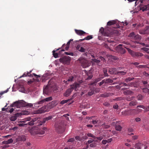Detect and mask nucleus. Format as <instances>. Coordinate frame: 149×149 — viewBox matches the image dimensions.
I'll return each mask as SVG.
<instances>
[{
	"instance_id": "nucleus-11",
	"label": "nucleus",
	"mask_w": 149,
	"mask_h": 149,
	"mask_svg": "<svg viewBox=\"0 0 149 149\" xmlns=\"http://www.w3.org/2000/svg\"><path fill=\"white\" fill-rule=\"evenodd\" d=\"M53 118L52 116H49L47 117H46L43 119L42 121L40 122L39 125H41L43 124H44L48 122V121L52 119Z\"/></svg>"
},
{
	"instance_id": "nucleus-57",
	"label": "nucleus",
	"mask_w": 149,
	"mask_h": 149,
	"mask_svg": "<svg viewBox=\"0 0 149 149\" xmlns=\"http://www.w3.org/2000/svg\"><path fill=\"white\" fill-rule=\"evenodd\" d=\"M64 53L65 54L67 55H69L72 56H73L74 54L73 53L71 52V53H68L66 52H65Z\"/></svg>"
},
{
	"instance_id": "nucleus-10",
	"label": "nucleus",
	"mask_w": 149,
	"mask_h": 149,
	"mask_svg": "<svg viewBox=\"0 0 149 149\" xmlns=\"http://www.w3.org/2000/svg\"><path fill=\"white\" fill-rule=\"evenodd\" d=\"M145 142H143V143H141L139 142L138 143H136L135 145V148L137 149H141L143 147H144V149H146L148 148L147 146L145 145L144 144Z\"/></svg>"
},
{
	"instance_id": "nucleus-63",
	"label": "nucleus",
	"mask_w": 149,
	"mask_h": 149,
	"mask_svg": "<svg viewBox=\"0 0 149 149\" xmlns=\"http://www.w3.org/2000/svg\"><path fill=\"white\" fill-rule=\"evenodd\" d=\"M138 107L141 108H142L145 109H146V107H145L143 105H138L137 107V108H138Z\"/></svg>"
},
{
	"instance_id": "nucleus-42",
	"label": "nucleus",
	"mask_w": 149,
	"mask_h": 149,
	"mask_svg": "<svg viewBox=\"0 0 149 149\" xmlns=\"http://www.w3.org/2000/svg\"><path fill=\"white\" fill-rule=\"evenodd\" d=\"M143 96L141 94L138 95L137 96V99L139 100H141L143 99Z\"/></svg>"
},
{
	"instance_id": "nucleus-48",
	"label": "nucleus",
	"mask_w": 149,
	"mask_h": 149,
	"mask_svg": "<svg viewBox=\"0 0 149 149\" xmlns=\"http://www.w3.org/2000/svg\"><path fill=\"white\" fill-rule=\"evenodd\" d=\"M87 135L88 137H91L94 139H96V137L94 136L93 134H91V133H88L87 134Z\"/></svg>"
},
{
	"instance_id": "nucleus-46",
	"label": "nucleus",
	"mask_w": 149,
	"mask_h": 149,
	"mask_svg": "<svg viewBox=\"0 0 149 149\" xmlns=\"http://www.w3.org/2000/svg\"><path fill=\"white\" fill-rule=\"evenodd\" d=\"M102 125L103 126V127H104V128L106 129L109 128L110 127V126L109 125L105 124V123H104L103 124H102Z\"/></svg>"
},
{
	"instance_id": "nucleus-31",
	"label": "nucleus",
	"mask_w": 149,
	"mask_h": 149,
	"mask_svg": "<svg viewBox=\"0 0 149 149\" xmlns=\"http://www.w3.org/2000/svg\"><path fill=\"white\" fill-rule=\"evenodd\" d=\"M52 100V97H49L46 98L44 99H43V100L44 101V102H49V101H50Z\"/></svg>"
},
{
	"instance_id": "nucleus-19",
	"label": "nucleus",
	"mask_w": 149,
	"mask_h": 149,
	"mask_svg": "<svg viewBox=\"0 0 149 149\" xmlns=\"http://www.w3.org/2000/svg\"><path fill=\"white\" fill-rule=\"evenodd\" d=\"M140 9L142 10L143 11L149 10V4L144 6L141 5L140 6Z\"/></svg>"
},
{
	"instance_id": "nucleus-56",
	"label": "nucleus",
	"mask_w": 149,
	"mask_h": 149,
	"mask_svg": "<svg viewBox=\"0 0 149 149\" xmlns=\"http://www.w3.org/2000/svg\"><path fill=\"white\" fill-rule=\"evenodd\" d=\"M74 138H71L70 139L68 140V142H72L74 141Z\"/></svg>"
},
{
	"instance_id": "nucleus-36",
	"label": "nucleus",
	"mask_w": 149,
	"mask_h": 149,
	"mask_svg": "<svg viewBox=\"0 0 149 149\" xmlns=\"http://www.w3.org/2000/svg\"><path fill=\"white\" fill-rule=\"evenodd\" d=\"M110 94L108 93H104L103 94L101 95L100 96L102 97H105L110 96Z\"/></svg>"
},
{
	"instance_id": "nucleus-7",
	"label": "nucleus",
	"mask_w": 149,
	"mask_h": 149,
	"mask_svg": "<svg viewBox=\"0 0 149 149\" xmlns=\"http://www.w3.org/2000/svg\"><path fill=\"white\" fill-rule=\"evenodd\" d=\"M127 50H128L129 53L133 57H141L143 56V55L142 53L140 52H136L129 48H127Z\"/></svg>"
},
{
	"instance_id": "nucleus-38",
	"label": "nucleus",
	"mask_w": 149,
	"mask_h": 149,
	"mask_svg": "<svg viewBox=\"0 0 149 149\" xmlns=\"http://www.w3.org/2000/svg\"><path fill=\"white\" fill-rule=\"evenodd\" d=\"M141 50H143L146 52L147 53L149 54V52L148 51L149 50V48L144 47L141 48Z\"/></svg>"
},
{
	"instance_id": "nucleus-16",
	"label": "nucleus",
	"mask_w": 149,
	"mask_h": 149,
	"mask_svg": "<svg viewBox=\"0 0 149 149\" xmlns=\"http://www.w3.org/2000/svg\"><path fill=\"white\" fill-rule=\"evenodd\" d=\"M26 139V136L24 135H20L17 138V141H25Z\"/></svg>"
},
{
	"instance_id": "nucleus-1",
	"label": "nucleus",
	"mask_w": 149,
	"mask_h": 149,
	"mask_svg": "<svg viewBox=\"0 0 149 149\" xmlns=\"http://www.w3.org/2000/svg\"><path fill=\"white\" fill-rule=\"evenodd\" d=\"M79 84L75 82L72 85H71L69 88L67 89L64 93L63 95L65 97H68L70 94L71 93L73 90H80L79 88L80 87Z\"/></svg>"
},
{
	"instance_id": "nucleus-9",
	"label": "nucleus",
	"mask_w": 149,
	"mask_h": 149,
	"mask_svg": "<svg viewBox=\"0 0 149 149\" xmlns=\"http://www.w3.org/2000/svg\"><path fill=\"white\" fill-rule=\"evenodd\" d=\"M122 45V44H119L116 47V51L121 54H124L125 52V50L121 47Z\"/></svg>"
},
{
	"instance_id": "nucleus-34",
	"label": "nucleus",
	"mask_w": 149,
	"mask_h": 149,
	"mask_svg": "<svg viewBox=\"0 0 149 149\" xmlns=\"http://www.w3.org/2000/svg\"><path fill=\"white\" fill-rule=\"evenodd\" d=\"M73 98L72 97L70 99H68L67 100H63L60 102V104H63L65 103H67L70 100H71Z\"/></svg>"
},
{
	"instance_id": "nucleus-5",
	"label": "nucleus",
	"mask_w": 149,
	"mask_h": 149,
	"mask_svg": "<svg viewBox=\"0 0 149 149\" xmlns=\"http://www.w3.org/2000/svg\"><path fill=\"white\" fill-rule=\"evenodd\" d=\"M71 58L68 56H64L59 59L60 62L64 64H69Z\"/></svg>"
},
{
	"instance_id": "nucleus-20",
	"label": "nucleus",
	"mask_w": 149,
	"mask_h": 149,
	"mask_svg": "<svg viewBox=\"0 0 149 149\" xmlns=\"http://www.w3.org/2000/svg\"><path fill=\"white\" fill-rule=\"evenodd\" d=\"M109 72L111 74H117V71L116 68H109Z\"/></svg>"
},
{
	"instance_id": "nucleus-37",
	"label": "nucleus",
	"mask_w": 149,
	"mask_h": 149,
	"mask_svg": "<svg viewBox=\"0 0 149 149\" xmlns=\"http://www.w3.org/2000/svg\"><path fill=\"white\" fill-rule=\"evenodd\" d=\"M135 35L134 33V32H132L130 34L128 35V37L132 38V39H133Z\"/></svg>"
},
{
	"instance_id": "nucleus-29",
	"label": "nucleus",
	"mask_w": 149,
	"mask_h": 149,
	"mask_svg": "<svg viewBox=\"0 0 149 149\" xmlns=\"http://www.w3.org/2000/svg\"><path fill=\"white\" fill-rule=\"evenodd\" d=\"M49 92V86H47L45 88L43 89V93L47 94Z\"/></svg>"
},
{
	"instance_id": "nucleus-51",
	"label": "nucleus",
	"mask_w": 149,
	"mask_h": 149,
	"mask_svg": "<svg viewBox=\"0 0 149 149\" xmlns=\"http://www.w3.org/2000/svg\"><path fill=\"white\" fill-rule=\"evenodd\" d=\"M65 51V50L64 49H63L61 50L59 52V53H58L59 56H61L62 55H63V54L62 53V52H64Z\"/></svg>"
},
{
	"instance_id": "nucleus-18",
	"label": "nucleus",
	"mask_w": 149,
	"mask_h": 149,
	"mask_svg": "<svg viewBox=\"0 0 149 149\" xmlns=\"http://www.w3.org/2000/svg\"><path fill=\"white\" fill-rule=\"evenodd\" d=\"M73 40V39H70L67 43V44L65 45V44H64L62 46V48H63L65 47V50H68L69 47V45L70 44V43L71 41Z\"/></svg>"
},
{
	"instance_id": "nucleus-33",
	"label": "nucleus",
	"mask_w": 149,
	"mask_h": 149,
	"mask_svg": "<svg viewBox=\"0 0 149 149\" xmlns=\"http://www.w3.org/2000/svg\"><path fill=\"white\" fill-rule=\"evenodd\" d=\"M99 32L102 34V35L106 36V34L104 32V29L103 28L101 27L100 29Z\"/></svg>"
},
{
	"instance_id": "nucleus-43",
	"label": "nucleus",
	"mask_w": 149,
	"mask_h": 149,
	"mask_svg": "<svg viewBox=\"0 0 149 149\" xmlns=\"http://www.w3.org/2000/svg\"><path fill=\"white\" fill-rule=\"evenodd\" d=\"M74 77L73 76H71L69 77L68 79H67V81H66V82L67 81L68 82H72L73 81V79Z\"/></svg>"
},
{
	"instance_id": "nucleus-52",
	"label": "nucleus",
	"mask_w": 149,
	"mask_h": 149,
	"mask_svg": "<svg viewBox=\"0 0 149 149\" xmlns=\"http://www.w3.org/2000/svg\"><path fill=\"white\" fill-rule=\"evenodd\" d=\"M134 78H130V77H128L127 78H126L125 80V81L127 82L129 81H130L131 80H132Z\"/></svg>"
},
{
	"instance_id": "nucleus-4",
	"label": "nucleus",
	"mask_w": 149,
	"mask_h": 149,
	"mask_svg": "<svg viewBox=\"0 0 149 149\" xmlns=\"http://www.w3.org/2000/svg\"><path fill=\"white\" fill-rule=\"evenodd\" d=\"M79 60L81 66L84 68H86L90 65L91 63L89 61L85 58H80Z\"/></svg>"
},
{
	"instance_id": "nucleus-30",
	"label": "nucleus",
	"mask_w": 149,
	"mask_h": 149,
	"mask_svg": "<svg viewBox=\"0 0 149 149\" xmlns=\"http://www.w3.org/2000/svg\"><path fill=\"white\" fill-rule=\"evenodd\" d=\"M44 103L43 100H42L40 101H38L36 103L34 104L35 106L36 107H37L38 105H41L43 103Z\"/></svg>"
},
{
	"instance_id": "nucleus-6",
	"label": "nucleus",
	"mask_w": 149,
	"mask_h": 149,
	"mask_svg": "<svg viewBox=\"0 0 149 149\" xmlns=\"http://www.w3.org/2000/svg\"><path fill=\"white\" fill-rule=\"evenodd\" d=\"M141 82L143 83V87H141V89L142 90V92L144 93H147L149 91L148 88L149 87V84H148L147 81H142Z\"/></svg>"
},
{
	"instance_id": "nucleus-32",
	"label": "nucleus",
	"mask_w": 149,
	"mask_h": 149,
	"mask_svg": "<svg viewBox=\"0 0 149 149\" xmlns=\"http://www.w3.org/2000/svg\"><path fill=\"white\" fill-rule=\"evenodd\" d=\"M134 43H137V44H141V45H142L143 46H145V47H149V45H148V44H145L144 43H140L139 42L137 41H135L134 42Z\"/></svg>"
},
{
	"instance_id": "nucleus-45",
	"label": "nucleus",
	"mask_w": 149,
	"mask_h": 149,
	"mask_svg": "<svg viewBox=\"0 0 149 149\" xmlns=\"http://www.w3.org/2000/svg\"><path fill=\"white\" fill-rule=\"evenodd\" d=\"M93 38V37L92 35H89L85 37V40H88L92 39Z\"/></svg>"
},
{
	"instance_id": "nucleus-44",
	"label": "nucleus",
	"mask_w": 149,
	"mask_h": 149,
	"mask_svg": "<svg viewBox=\"0 0 149 149\" xmlns=\"http://www.w3.org/2000/svg\"><path fill=\"white\" fill-rule=\"evenodd\" d=\"M103 72L104 73V75L105 77H108V75L107 73V70L106 69H104L103 70Z\"/></svg>"
},
{
	"instance_id": "nucleus-54",
	"label": "nucleus",
	"mask_w": 149,
	"mask_h": 149,
	"mask_svg": "<svg viewBox=\"0 0 149 149\" xmlns=\"http://www.w3.org/2000/svg\"><path fill=\"white\" fill-rule=\"evenodd\" d=\"M45 110H43L42 109H40L38 110V113H44L45 112Z\"/></svg>"
},
{
	"instance_id": "nucleus-58",
	"label": "nucleus",
	"mask_w": 149,
	"mask_h": 149,
	"mask_svg": "<svg viewBox=\"0 0 149 149\" xmlns=\"http://www.w3.org/2000/svg\"><path fill=\"white\" fill-rule=\"evenodd\" d=\"M89 146L90 147L93 148L95 147L96 146V144L95 143H92Z\"/></svg>"
},
{
	"instance_id": "nucleus-47",
	"label": "nucleus",
	"mask_w": 149,
	"mask_h": 149,
	"mask_svg": "<svg viewBox=\"0 0 149 149\" xmlns=\"http://www.w3.org/2000/svg\"><path fill=\"white\" fill-rule=\"evenodd\" d=\"M57 104V101H52L51 102V104L52 105H53V107L56 106Z\"/></svg>"
},
{
	"instance_id": "nucleus-23",
	"label": "nucleus",
	"mask_w": 149,
	"mask_h": 149,
	"mask_svg": "<svg viewBox=\"0 0 149 149\" xmlns=\"http://www.w3.org/2000/svg\"><path fill=\"white\" fill-rule=\"evenodd\" d=\"M138 104L137 101L134 100L131 101L129 103V105L130 106H134Z\"/></svg>"
},
{
	"instance_id": "nucleus-61",
	"label": "nucleus",
	"mask_w": 149,
	"mask_h": 149,
	"mask_svg": "<svg viewBox=\"0 0 149 149\" xmlns=\"http://www.w3.org/2000/svg\"><path fill=\"white\" fill-rule=\"evenodd\" d=\"M101 79L100 78H99L95 79L94 80L95 81V83H97V82L100 81Z\"/></svg>"
},
{
	"instance_id": "nucleus-40",
	"label": "nucleus",
	"mask_w": 149,
	"mask_h": 149,
	"mask_svg": "<svg viewBox=\"0 0 149 149\" xmlns=\"http://www.w3.org/2000/svg\"><path fill=\"white\" fill-rule=\"evenodd\" d=\"M105 83H112L113 82L112 80L108 79H105Z\"/></svg>"
},
{
	"instance_id": "nucleus-27",
	"label": "nucleus",
	"mask_w": 149,
	"mask_h": 149,
	"mask_svg": "<svg viewBox=\"0 0 149 149\" xmlns=\"http://www.w3.org/2000/svg\"><path fill=\"white\" fill-rule=\"evenodd\" d=\"M141 39V36L139 34H137L136 35H135V36H134V38L133 39L139 41Z\"/></svg>"
},
{
	"instance_id": "nucleus-50",
	"label": "nucleus",
	"mask_w": 149,
	"mask_h": 149,
	"mask_svg": "<svg viewBox=\"0 0 149 149\" xmlns=\"http://www.w3.org/2000/svg\"><path fill=\"white\" fill-rule=\"evenodd\" d=\"M125 99L127 101H130L132 100V98L130 96L126 97H125Z\"/></svg>"
},
{
	"instance_id": "nucleus-8",
	"label": "nucleus",
	"mask_w": 149,
	"mask_h": 149,
	"mask_svg": "<svg viewBox=\"0 0 149 149\" xmlns=\"http://www.w3.org/2000/svg\"><path fill=\"white\" fill-rule=\"evenodd\" d=\"M33 75L35 77V78L36 79L37 81V82H39L40 81V80L38 79V77H40V75H37L34 73H33L32 74H30V72H25L23 74V75L22 76V77H26L27 76L29 77H33Z\"/></svg>"
},
{
	"instance_id": "nucleus-60",
	"label": "nucleus",
	"mask_w": 149,
	"mask_h": 149,
	"mask_svg": "<svg viewBox=\"0 0 149 149\" xmlns=\"http://www.w3.org/2000/svg\"><path fill=\"white\" fill-rule=\"evenodd\" d=\"M33 106V104L31 103H26V105L25 107H31Z\"/></svg>"
},
{
	"instance_id": "nucleus-41",
	"label": "nucleus",
	"mask_w": 149,
	"mask_h": 149,
	"mask_svg": "<svg viewBox=\"0 0 149 149\" xmlns=\"http://www.w3.org/2000/svg\"><path fill=\"white\" fill-rule=\"evenodd\" d=\"M92 60L93 61V64L94 63H99L100 62V60H97L95 58L92 59Z\"/></svg>"
},
{
	"instance_id": "nucleus-59",
	"label": "nucleus",
	"mask_w": 149,
	"mask_h": 149,
	"mask_svg": "<svg viewBox=\"0 0 149 149\" xmlns=\"http://www.w3.org/2000/svg\"><path fill=\"white\" fill-rule=\"evenodd\" d=\"M79 51L82 52H85V49L82 47H81Z\"/></svg>"
},
{
	"instance_id": "nucleus-62",
	"label": "nucleus",
	"mask_w": 149,
	"mask_h": 149,
	"mask_svg": "<svg viewBox=\"0 0 149 149\" xmlns=\"http://www.w3.org/2000/svg\"><path fill=\"white\" fill-rule=\"evenodd\" d=\"M104 83H105V79H104L103 80H102V81H101L99 83V85L100 86H101Z\"/></svg>"
},
{
	"instance_id": "nucleus-64",
	"label": "nucleus",
	"mask_w": 149,
	"mask_h": 149,
	"mask_svg": "<svg viewBox=\"0 0 149 149\" xmlns=\"http://www.w3.org/2000/svg\"><path fill=\"white\" fill-rule=\"evenodd\" d=\"M123 115H126L128 113V112L127 111H123L122 112Z\"/></svg>"
},
{
	"instance_id": "nucleus-35",
	"label": "nucleus",
	"mask_w": 149,
	"mask_h": 149,
	"mask_svg": "<svg viewBox=\"0 0 149 149\" xmlns=\"http://www.w3.org/2000/svg\"><path fill=\"white\" fill-rule=\"evenodd\" d=\"M126 73V71H117V74L119 75H124Z\"/></svg>"
},
{
	"instance_id": "nucleus-39",
	"label": "nucleus",
	"mask_w": 149,
	"mask_h": 149,
	"mask_svg": "<svg viewBox=\"0 0 149 149\" xmlns=\"http://www.w3.org/2000/svg\"><path fill=\"white\" fill-rule=\"evenodd\" d=\"M94 93V91L93 90H92L91 92H88V93L86 94V96H91L93 95Z\"/></svg>"
},
{
	"instance_id": "nucleus-3",
	"label": "nucleus",
	"mask_w": 149,
	"mask_h": 149,
	"mask_svg": "<svg viewBox=\"0 0 149 149\" xmlns=\"http://www.w3.org/2000/svg\"><path fill=\"white\" fill-rule=\"evenodd\" d=\"M26 102L23 100H20L15 102L10 105L11 107L15 106L17 108L25 107Z\"/></svg>"
},
{
	"instance_id": "nucleus-22",
	"label": "nucleus",
	"mask_w": 149,
	"mask_h": 149,
	"mask_svg": "<svg viewBox=\"0 0 149 149\" xmlns=\"http://www.w3.org/2000/svg\"><path fill=\"white\" fill-rule=\"evenodd\" d=\"M117 21L116 20H111L109 21L107 24V25L108 26H110L112 25H114L116 24Z\"/></svg>"
},
{
	"instance_id": "nucleus-15",
	"label": "nucleus",
	"mask_w": 149,
	"mask_h": 149,
	"mask_svg": "<svg viewBox=\"0 0 149 149\" xmlns=\"http://www.w3.org/2000/svg\"><path fill=\"white\" fill-rule=\"evenodd\" d=\"M47 128L45 127H43L42 129L38 130L36 132L37 134H43L45 133V130H47Z\"/></svg>"
},
{
	"instance_id": "nucleus-25",
	"label": "nucleus",
	"mask_w": 149,
	"mask_h": 149,
	"mask_svg": "<svg viewBox=\"0 0 149 149\" xmlns=\"http://www.w3.org/2000/svg\"><path fill=\"white\" fill-rule=\"evenodd\" d=\"M59 49L60 48L56 50H53L52 52L53 56L55 58H58V56H59L58 53H56L55 52L58 50H59Z\"/></svg>"
},
{
	"instance_id": "nucleus-55",
	"label": "nucleus",
	"mask_w": 149,
	"mask_h": 149,
	"mask_svg": "<svg viewBox=\"0 0 149 149\" xmlns=\"http://www.w3.org/2000/svg\"><path fill=\"white\" fill-rule=\"evenodd\" d=\"M75 139L77 141H81L82 139L80 138L79 136H77L75 137Z\"/></svg>"
},
{
	"instance_id": "nucleus-53",
	"label": "nucleus",
	"mask_w": 149,
	"mask_h": 149,
	"mask_svg": "<svg viewBox=\"0 0 149 149\" xmlns=\"http://www.w3.org/2000/svg\"><path fill=\"white\" fill-rule=\"evenodd\" d=\"M104 46L107 49H109L110 50L112 51L110 48L108 46V45L106 43H104Z\"/></svg>"
},
{
	"instance_id": "nucleus-24",
	"label": "nucleus",
	"mask_w": 149,
	"mask_h": 149,
	"mask_svg": "<svg viewBox=\"0 0 149 149\" xmlns=\"http://www.w3.org/2000/svg\"><path fill=\"white\" fill-rule=\"evenodd\" d=\"M118 122H116V124H115V127L116 130L118 131H121L122 127L120 125H117L116 124H118Z\"/></svg>"
},
{
	"instance_id": "nucleus-28",
	"label": "nucleus",
	"mask_w": 149,
	"mask_h": 149,
	"mask_svg": "<svg viewBox=\"0 0 149 149\" xmlns=\"http://www.w3.org/2000/svg\"><path fill=\"white\" fill-rule=\"evenodd\" d=\"M13 140L12 139H10L7 141H4L3 142V144H9L10 143H13Z\"/></svg>"
},
{
	"instance_id": "nucleus-12",
	"label": "nucleus",
	"mask_w": 149,
	"mask_h": 149,
	"mask_svg": "<svg viewBox=\"0 0 149 149\" xmlns=\"http://www.w3.org/2000/svg\"><path fill=\"white\" fill-rule=\"evenodd\" d=\"M22 115L21 113H17L15 114L14 116H11L10 118L11 121H15L17 119V117H20Z\"/></svg>"
},
{
	"instance_id": "nucleus-21",
	"label": "nucleus",
	"mask_w": 149,
	"mask_h": 149,
	"mask_svg": "<svg viewBox=\"0 0 149 149\" xmlns=\"http://www.w3.org/2000/svg\"><path fill=\"white\" fill-rule=\"evenodd\" d=\"M75 31L77 35L79 36H81L86 33V32L81 30H78L75 29Z\"/></svg>"
},
{
	"instance_id": "nucleus-13",
	"label": "nucleus",
	"mask_w": 149,
	"mask_h": 149,
	"mask_svg": "<svg viewBox=\"0 0 149 149\" xmlns=\"http://www.w3.org/2000/svg\"><path fill=\"white\" fill-rule=\"evenodd\" d=\"M139 32L141 34H149V26L145 29L140 30Z\"/></svg>"
},
{
	"instance_id": "nucleus-26",
	"label": "nucleus",
	"mask_w": 149,
	"mask_h": 149,
	"mask_svg": "<svg viewBox=\"0 0 149 149\" xmlns=\"http://www.w3.org/2000/svg\"><path fill=\"white\" fill-rule=\"evenodd\" d=\"M123 94L125 95H130L133 93V92L130 90H126L124 91L123 93Z\"/></svg>"
},
{
	"instance_id": "nucleus-14",
	"label": "nucleus",
	"mask_w": 149,
	"mask_h": 149,
	"mask_svg": "<svg viewBox=\"0 0 149 149\" xmlns=\"http://www.w3.org/2000/svg\"><path fill=\"white\" fill-rule=\"evenodd\" d=\"M139 32L141 34H149V26L145 29L140 30Z\"/></svg>"
},
{
	"instance_id": "nucleus-49",
	"label": "nucleus",
	"mask_w": 149,
	"mask_h": 149,
	"mask_svg": "<svg viewBox=\"0 0 149 149\" xmlns=\"http://www.w3.org/2000/svg\"><path fill=\"white\" fill-rule=\"evenodd\" d=\"M119 85L121 86H128L130 85L127 84L125 83H120Z\"/></svg>"
},
{
	"instance_id": "nucleus-2",
	"label": "nucleus",
	"mask_w": 149,
	"mask_h": 149,
	"mask_svg": "<svg viewBox=\"0 0 149 149\" xmlns=\"http://www.w3.org/2000/svg\"><path fill=\"white\" fill-rule=\"evenodd\" d=\"M56 130L59 133H63L65 130L64 126L62 122L57 123L55 124Z\"/></svg>"
},
{
	"instance_id": "nucleus-17",
	"label": "nucleus",
	"mask_w": 149,
	"mask_h": 149,
	"mask_svg": "<svg viewBox=\"0 0 149 149\" xmlns=\"http://www.w3.org/2000/svg\"><path fill=\"white\" fill-rule=\"evenodd\" d=\"M38 118H34L31 121L28 122L27 124H28L29 125L31 126L33 125L36 124V121H38ZM38 121H39V120H38Z\"/></svg>"
}]
</instances>
